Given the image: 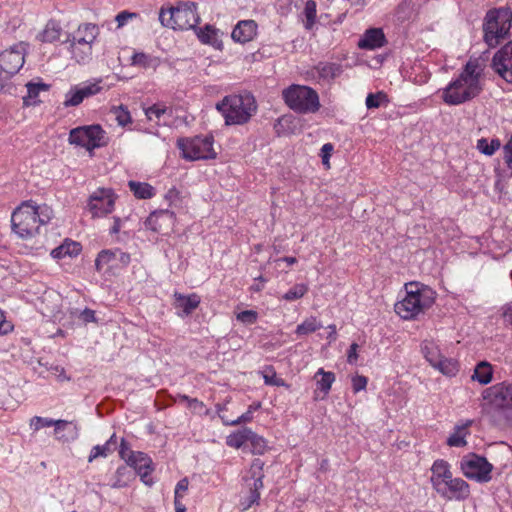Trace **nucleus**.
<instances>
[{
    "label": "nucleus",
    "instance_id": "obj_11",
    "mask_svg": "<svg viewBox=\"0 0 512 512\" xmlns=\"http://www.w3.org/2000/svg\"><path fill=\"white\" fill-rule=\"evenodd\" d=\"M104 135L100 125L77 127L70 131L69 142L91 151L105 144Z\"/></svg>",
    "mask_w": 512,
    "mask_h": 512
},
{
    "label": "nucleus",
    "instance_id": "obj_30",
    "mask_svg": "<svg viewBox=\"0 0 512 512\" xmlns=\"http://www.w3.org/2000/svg\"><path fill=\"white\" fill-rule=\"evenodd\" d=\"M128 186L133 192L134 196L138 199H150L155 194L154 187L145 182H137L131 180L128 182Z\"/></svg>",
    "mask_w": 512,
    "mask_h": 512
},
{
    "label": "nucleus",
    "instance_id": "obj_32",
    "mask_svg": "<svg viewBox=\"0 0 512 512\" xmlns=\"http://www.w3.org/2000/svg\"><path fill=\"white\" fill-rule=\"evenodd\" d=\"M249 435L250 429L243 428L242 430L230 434L226 439V444L236 449H239L243 446L248 447Z\"/></svg>",
    "mask_w": 512,
    "mask_h": 512
},
{
    "label": "nucleus",
    "instance_id": "obj_22",
    "mask_svg": "<svg viewBox=\"0 0 512 512\" xmlns=\"http://www.w3.org/2000/svg\"><path fill=\"white\" fill-rule=\"evenodd\" d=\"M175 298V307L177 309H182L183 315L187 316L191 314L200 304V297L196 293H192L188 296L182 295L180 293L174 294Z\"/></svg>",
    "mask_w": 512,
    "mask_h": 512
},
{
    "label": "nucleus",
    "instance_id": "obj_54",
    "mask_svg": "<svg viewBox=\"0 0 512 512\" xmlns=\"http://www.w3.org/2000/svg\"><path fill=\"white\" fill-rule=\"evenodd\" d=\"M257 312L254 310H245L237 314V320L245 324H254L257 320Z\"/></svg>",
    "mask_w": 512,
    "mask_h": 512
},
{
    "label": "nucleus",
    "instance_id": "obj_3",
    "mask_svg": "<svg viewBox=\"0 0 512 512\" xmlns=\"http://www.w3.org/2000/svg\"><path fill=\"white\" fill-rule=\"evenodd\" d=\"M487 410L500 427L512 425V381H504L485 390Z\"/></svg>",
    "mask_w": 512,
    "mask_h": 512
},
{
    "label": "nucleus",
    "instance_id": "obj_13",
    "mask_svg": "<svg viewBox=\"0 0 512 512\" xmlns=\"http://www.w3.org/2000/svg\"><path fill=\"white\" fill-rule=\"evenodd\" d=\"M263 466V461L258 458L254 459L251 464L249 470L251 479H246L249 495L241 500V506L244 511L248 510L253 504L258 503L260 499V490L263 488L264 478Z\"/></svg>",
    "mask_w": 512,
    "mask_h": 512
},
{
    "label": "nucleus",
    "instance_id": "obj_14",
    "mask_svg": "<svg viewBox=\"0 0 512 512\" xmlns=\"http://www.w3.org/2000/svg\"><path fill=\"white\" fill-rule=\"evenodd\" d=\"M26 44L19 43L0 54V69L8 76L16 74L24 65Z\"/></svg>",
    "mask_w": 512,
    "mask_h": 512
},
{
    "label": "nucleus",
    "instance_id": "obj_45",
    "mask_svg": "<svg viewBox=\"0 0 512 512\" xmlns=\"http://www.w3.org/2000/svg\"><path fill=\"white\" fill-rule=\"evenodd\" d=\"M263 379L265 384L272 385V386H286L288 385L285 383V381L282 378H278L276 375V372L273 367L269 366L266 367L265 370L262 372Z\"/></svg>",
    "mask_w": 512,
    "mask_h": 512
},
{
    "label": "nucleus",
    "instance_id": "obj_39",
    "mask_svg": "<svg viewBox=\"0 0 512 512\" xmlns=\"http://www.w3.org/2000/svg\"><path fill=\"white\" fill-rule=\"evenodd\" d=\"M145 115L149 120H153L154 117L160 121L165 115L172 116V109L163 104H154L145 109Z\"/></svg>",
    "mask_w": 512,
    "mask_h": 512
},
{
    "label": "nucleus",
    "instance_id": "obj_33",
    "mask_svg": "<svg viewBox=\"0 0 512 512\" xmlns=\"http://www.w3.org/2000/svg\"><path fill=\"white\" fill-rule=\"evenodd\" d=\"M434 368L439 370L443 375L449 377L455 376L459 371L458 362L444 356L434 365Z\"/></svg>",
    "mask_w": 512,
    "mask_h": 512
},
{
    "label": "nucleus",
    "instance_id": "obj_57",
    "mask_svg": "<svg viewBox=\"0 0 512 512\" xmlns=\"http://www.w3.org/2000/svg\"><path fill=\"white\" fill-rule=\"evenodd\" d=\"M136 452L132 451L128 445V443L125 441V439H122L121 440V443H120V450H119V455L120 457L126 462L128 463L130 461V459L132 458L131 456H133Z\"/></svg>",
    "mask_w": 512,
    "mask_h": 512
},
{
    "label": "nucleus",
    "instance_id": "obj_58",
    "mask_svg": "<svg viewBox=\"0 0 512 512\" xmlns=\"http://www.w3.org/2000/svg\"><path fill=\"white\" fill-rule=\"evenodd\" d=\"M30 425L34 427L35 430H39L42 427L53 426V420L35 416L31 419Z\"/></svg>",
    "mask_w": 512,
    "mask_h": 512
},
{
    "label": "nucleus",
    "instance_id": "obj_38",
    "mask_svg": "<svg viewBox=\"0 0 512 512\" xmlns=\"http://www.w3.org/2000/svg\"><path fill=\"white\" fill-rule=\"evenodd\" d=\"M422 352L426 360L434 367L436 363L443 357L439 348L432 342H425L422 346Z\"/></svg>",
    "mask_w": 512,
    "mask_h": 512
},
{
    "label": "nucleus",
    "instance_id": "obj_43",
    "mask_svg": "<svg viewBox=\"0 0 512 512\" xmlns=\"http://www.w3.org/2000/svg\"><path fill=\"white\" fill-rule=\"evenodd\" d=\"M303 14L306 18L305 28L310 30L315 24L316 20V2L313 0H308L305 3Z\"/></svg>",
    "mask_w": 512,
    "mask_h": 512
},
{
    "label": "nucleus",
    "instance_id": "obj_51",
    "mask_svg": "<svg viewBox=\"0 0 512 512\" xmlns=\"http://www.w3.org/2000/svg\"><path fill=\"white\" fill-rule=\"evenodd\" d=\"M387 101V96L383 92H378L376 94L370 93L366 97V107L368 109L372 108H378L380 107L381 103Z\"/></svg>",
    "mask_w": 512,
    "mask_h": 512
},
{
    "label": "nucleus",
    "instance_id": "obj_4",
    "mask_svg": "<svg viewBox=\"0 0 512 512\" xmlns=\"http://www.w3.org/2000/svg\"><path fill=\"white\" fill-rule=\"evenodd\" d=\"M216 109L224 117L226 125H242L250 120L256 112L257 105L249 93L233 94L225 96L217 103Z\"/></svg>",
    "mask_w": 512,
    "mask_h": 512
},
{
    "label": "nucleus",
    "instance_id": "obj_62",
    "mask_svg": "<svg viewBox=\"0 0 512 512\" xmlns=\"http://www.w3.org/2000/svg\"><path fill=\"white\" fill-rule=\"evenodd\" d=\"M332 150H333V145L331 143H326L322 146V148H321L322 155L321 156H322L323 164H328Z\"/></svg>",
    "mask_w": 512,
    "mask_h": 512
},
{
    "label": "nucleus",
    "instance_id": "obj_10",
    "mask_svg": "<svg viewBox=\"0 0 512 512\" xmlns=\"http://www.w3.org/2000/svg\"><path fill=\"white\" fill-rule=\"evenodd\" d=\"M460 468L468 479L479 483H486L491 480L493 466L485 457L474 453L468 454L462 458Z\"/></svg>",
    "mask_w": 512,
    "mask_h": 512
},
{
    "label": "nucleus",
    "instance_id": "obj_8",
    "mask_svg": "<svg viewBox=\"0 0 512 512\" xmlns=\"http://www.w3.org/2000/svg\"><path fill=\"white\" fill-rule=\"evenodd\" d=\"M282 95L287 106L298 113H315L321 106L318 93L309 86L293 84Z\"/></svg>",
    "mask_w": 512,
    "mask_h": 512
},
{
    "label": "nucleus",
    "instance_id": "obj_19",
    "mask_svg": "<svg viewBox=\"0 0 512 512\" xmlns=\"http://www.w3.org/2000/svg\"><path fill=\"white\" fill-rule=\"evenodd\" d=\"M257 34V23L254 20H241L234 27L231 37L235 42L247 43Z\"/></svg>",
    "mask_w": 512,
    "mask_h": 512
},
{
    "label": "nucleus",
    "instance_id": "obj_36",
    "mask_svg": "<svg viewBox=\"0 0 512 512\" xmlns=\"http://www.w3.org/2000/svg\"><path fill=\"white\" fill-rule=\"evenodd\" d=\"M320 328H322L321 322H319L316 317L311 316L297 326L295 333L299 336H303L313 333Z\"/></svg>",
    "mask_w": 512,
    "mask_h": 512
},
{
    "label": "nucleus",
    "instance_id": "obj_1",
    "mask_svg": "<svg viewBox=\"0 0 512 512\" xmlns=\"http://www.w3.org/2000/svg\"><path fill=\"white\" fill-rule=\"evenodd\" d=\"M477 61L469 60L458 77L442 91V99L448 105H460L480 95L483 86Z\"/></svg>",
    "mask_w": 512,
    "mask_h": 512
},
{
    "label": "nucleus",
    "instance_id": "obj_41",
    "mask_svg": "<svg viewBox=\"0 0 512 512\" xmlns=\"http://www.w3.org/2000/svg\"><path fill=\"white\" fill-rule=\"evenodd\" d=\"M501 146L498 139L488 141L486 138H481L477 141V149L484 155H493Z\"/></svg>",
    "mask_w": 512,
    "mask_h": 512
},
{
    "label": "nucleus",
    "instance_id": "obj_59",
    "mask_svg": "<svg viewBox=\"0 0 512 512\" xmlns=\"http://www.w3.org/2000/svg\"><path fill=\"white\" fill-rule=\"evenodd\" d=\"M137 14L129 11H122L117 14L115 20L118 27L124 26L130 19L136 18Z\"/></svg>",
    "mask_w": 512,
    "mask_h": 512
},
{
    "label": "nucleus",
    "instance_id": "obj_40",
    "mask_svg": "<svg viewBox=\"0 0 512 512\" xmlns=\"http://www.w3.org/2000/svg\"><path fill=\"white\" fill-rule=\"evenodd\" d=\"M466 426H457L455 431L448 437L447 444L451 447H463L466 445Z\"/></svg>",
    "mask_w": 512,
    "mask_h": 512
},
{
    "label": "nucleus",
    "instance_id": "obj_26",
    "mask_svg": "<svg viewBox=\"0 0 512 512\" xmlns=\"http://www.w3.org/2000/svg\"><path fill=\"white\" fill-rule=\"evenodd\" d=\"M320 79L330 82L339 77L342 72V66L337 63H319L315 67Z\"/></svg>",
    "mask_w": 512,
    "mask_h": 512
},
{
    "label": "nucleus",
    "instance_id": "obj_20",
    "mask_svg": "<svg viewBox=\"0 0 512 512\" xmlns=\"http://www.w3.org/2000/svg\"><path fill=\"white\" fill-rule=\"evenodd\" d=\"M431 482L437 493H444L443 482L452 475L450 465L445 460H436L431 467Z\"/></svg>",
    "mask_w": 512,
    "mask_h": 512
},
{
    "label": "nucleus",
    "instance_id": "obj_47",
    "mask_svg": "<svg viewBox=\"0 0 512 512\" xmlns=\"http://www.w3.org/2000/svg\"><path fill=\"white\" fill-rule=\"evenodd\" d=\"M117 258V251L114 250H102L96 260H95V266L97 270H101L104 265H107Z\"/></svg>",
    "mask_w": 512,
    "mask_h": 512
},
{
    "label": "nucleus",
    "instance_id": "obj_52",
    "mask_svg": "<svg viewBox=\"0 0 512 512\" xmlns=\"http://www.w3.org/2000/svg\"><path fill=\"white\" fill-rule=\"evenodd\" d=\"M113 451V448H109V445H96L92 448L90 455L88 457V461L92 462L94 459L102 456L106 457Z\"/></svg>",
    "mask_w": 512,
    "mask_h": 512
},
{
    "label": "nucleus",
    "instance_id": "obj_53",
    "mask_svg": "<svg viewBox=\"0 0 512 512\" xmlns=\"http://www.w3.org/2000/svg\"><path fill=\"white\" fill-rule=\"evenodd\" d=\"M101 80H98L94 83H90L88 85H84L82 87H79L81 90V94L83 95L84 99L86 97H90L93 95H96L101 92L102 87L100 86Z\"/></svg>",
    "mask_w": 512,
    "mask_h": 512
},
{
    "label": "nucleus",
    "instance_id": "obj_42",
    "mask_svg": "<svg viewBox=\"0 0 512 512\" xmlns=\"http://www.w3.org/2000/svg\"><path fill=\"white\" fill-rule=\"evenodd\" d=\"M248 438V446L251 448V452L253 454H263L266 448V441L264 440V438L258 436L251 429Z\"/></svg>",
    "mask_w": 512,
    "mask_h": 512
},
{
    "label": "nucleus",
    "instance_id": "obj_48",
    "mask_svg": "<svg viewBox=\"0 0 512 512\" xmlns=\"http://www.w3.org/2000/svg\"><path fill=\"white\" fill-rule=\"evenodd\" d=\"M112 113L115 115V119L120 126L124 127L132 121L130 112L123 105L114 107Z\"/></svg>",
    "mask_w": 512,
    "mask_h": 512
},
{
    "label": "nucleus",
    "instance_id": "obj_63",
    "mask_svg": "<svg viewBox=\"0 0 512 512\" xmlns=\"http://www.w3.org/2000/svg\"><path fill=\"white\" fill-rule=\"evenodd\" d=\"M188 407L196 413H201L204 409V403L197 398H192V400H189Z\"/></svg>",
    "mask_w": 512,
    "mask_h": 512
},
{
    "label": "nucleus",
    "instance_id": "obj_49",
    "mask_svg": "<svg viewBox=\"0 0 512 512\" xmlns=\"http://www.w3.org/2000/svg\"><path fill=\"white\" fill-rule=\"evenodd\" d=\"M260 407H261L260 402L253 403L248 407V410L245 413H243L240 417H238L236 420H233L231 422H226V424L238 425L242 422H250L253 419V412L260 409Z\"/></svg>",
    "mask_w": 512,
    "mask_h": 512
},
{
    "label": "nucleus",
    "instance_id": "obj_21",
    "mask_svg": "<svg viewBox=\"0 0 512 512\" xmlns=\"http://www.w3.org/2000/svg\"><path fill=\"white\" fill-rule=\"evenodd\" d=\"M385 35L380 28L368 29L358 41V47L366 50H374L385 45Z\"/></svg>",
    "mask_w": 512,
    "mask_h": 512
},
{
    "label": "nucleus",
    "instance_id": "obj_64",
    "mask_svg": "<svg viewBox=\"0 0 512 512\" xmlns=\"http://www.w3.org/2000/svg\"><path fill=\"white\" fill-rule=\"evenodd\" d=\"M357 349H358V345L356 343H352L350 345V348H349V351H348V355H347V361L350 364L355 363L357 361V359H358Z\"/></svg>",
    "mask_w": 512,
    "mask_h": 512
},
{
    "label": "nucleus",
    "instance_id": "obj_17",
    "mask_svg": "<svg viewBox=\"0 0 512 512\" xmlns=\"http://www.w3.org/2000/svg\"><path fill=\"white\" fill-rule=\"evenodd\" d=\"M131 457L127 465L135 470L145 485L151 486L153 484L152 479L149 477L152 471L151 459L143 452H136Z\"/></svg>",
    "mask_w": 512,
    "mask_h": 512
},
{
    "label": "nucleus",
    "instance_id": "obj_31",
    "mask_svg": "<svg viewBox=\"0 0 512 512\" xmlns=\"http://www.w3.org/2000/svg\"><path fill=\"white\" fill-rule=\"evenodd\" d=\"M68 49L72 58L79 64L87 63L92 57V46H77L76 43H70Z\"/></svg>",
    "mask_w": 512,
    "mask_h": 512
},
{
    "label": "nucleus",
    "instance_id": "obj_23",
    "mask_svg": "<svg viewBox=\"0 0 512 512\" xmlns=\"http://www.w3.org/2000/svg\"><path fill=\"white\" fill-rule=\"evenodd\" d=\"M222 33L219 29L211 25H206L204 28L199 29L197 36L203 44H209L216 49L222 48Z\"/></svg>",
    "mask_w": 512,
    "mask_h": 512
},
{
    "label": "nucleus",
    "instance_id": "obj_55",
    "mask_svg": "<svg viewBox=\"0 0 512 512\" xmlns=\"http://www.w3.org/2000/svg\"><path fill=\"white\" fill-rule=\"evenodd\" d=\"M188 486L189 481L187 478H183L177 483L174 491V501H181L184 494L188 490Z\"/></svg>",
    "mask_w": 512,
    "mask_h": 512
},
{
    "label": "nucleus",
    "instance_id": "obj_5",
    "mask_svg": "<svg viewBox=\"0 0 512 512\" xmlns=\"http://www.w3.org/2000/svg\"><path fill=\"white\" fill-rule=\"evenodd\" d=\"M409 286L416 287V290L407 289L405 298L394 305L395 312L406 320L416 317L424 309L431 307L435 301V292L432 289H419L416 283H410Z\"/></svg>",
    "mask_w": 512,
    "mask_h": 512
},
{
    "label": "nucleus",
    "instance_id": "obj_28",
    "mask_svg": "<svg viewBox=\"0 0 512 512\" xmlns=\"http://www.w3.org/2000/svg\"><path fill=\"white\" fill-rule=\"evenodd\" d=\"M81 246L75 241L65 240L63 244L51 251V256L55 259H62L66 256L72 257L80 253Z\"/></svg>",
    "mask_w": 512,
    "mask_h": 512
},
{
    "label": "nucleus",
    "instance_id": "obj_6",
    "mask_svg": "<svg viewBox=\"0 0 512 512\" xmlns=\"http://www.w3.org/2000/svg\"><path fill=\"white\" fill-rule=\"evenodd\" d=\"M512 24V10L502 7L490 10L483 25L484 41L489 47H496L505 39Z\"/></svg>",
    "mask_w": 512,
    "mask_h": 512
},
{
    "label": "nucleus",
    "instance_id": "obj_7",
    "mask_svg": "<svg viewBox=\"0 0 512 512\" xmlns=\"http://www.w3.org/2000/svg\"><path fill=\"white\" fill-rule=\"evenodd\" d=\"M159 21L164 27L174 30H189L199 21L197 7L194 2H183L177 7L161 8Z\"/></svg>",
    "mask_w": 512,
    "mask_h": 512
},
{
    "label": "nucleus",
    "instance_id": "obj_56",
    "mask_svg": "<svg viewBox=\"0 0 512 512\" xmlns=\"http://www.w3.org/2000/svg\"><path fill=\"white\" fill-rule=\"evenodd\" d=\"M367 378L362 375H357L352 378V389L354 393H358L362 390H365L367 386Z\"/></svg>",
    "mask_w": 512,
    "mask_h": 512
},
{
    "label": "nucleus",
    "instance_id": "obj_2",
    "mask_svg": "<svg viewBox=\"0 0 512 512\" xmlns=\"http://www.w3.org/2000/svg\"><path fill=\"white\" fill-rule=\"evenodd\" d=\"M52 210L48 206L38 207L30 201L23 202L11 216L12 230L22 239L33 237L41 225L50 221Z\"/></svg>",
    "mask_w": 512,
    "mask_h": 512
},
{
    "label": "nucleus",
    "instance_id": "obj_9",
    "mask_svg": "<svg viewBox=\"0 0 512 512\" xmlns=\"http://www.w3.org/2000/svg\"><path fill=\"white\" fill-rule=\"evenodd\" d=\"M178 147L185 159L195 161L200 159H214L216 152L213 149V137L196 136L191 139L178 140Z\"/></svg>",
    "mask_w": 512,
    "mask_h": 512
},
{
    "label": "nucleus",
    "instance_id": "obj_25",
    "mask_svg": "<svg viewBox=\"0 0 512 512\" xmlns=\"http://www.w3.org/2000/svg\"><path fill=\"white\" fill-rule=\"evenodd\" d=\"M62 28L54 20H50L45 28L37 35V39L43 43H52L60 39Z\"/></svg>",
    "mask_w": 512,
    "mask_h": 512
},
{
    "label": "nucleus",
    "instance_id": "obj_61",
    "mask_svg": "<svg viewBox=\"0 0 512 512\" xmlns=\"http://www.w3.org/2000/svg\"><path fill=\"white\" fill-rule=\"evenodd\" d=\"M504 322L512 327V303H508L502 308Z\"/></svg>",
    "mask_w": 512,
    "mask_h": 512
},
{
    "label": "nucleus",
    "instance_id": "obj_12",
    "mask_svg": "<svg viewBox=\"0 0 512 512\" xmlns=\"http://www.w3.org/2000/svg\"><path fill=\"white\" fill-rule=\"evenodd\" d=\"M117 196L111 188L99 187L87 201V209L92 217H104L114 210Z\"/></svg>",
    "mask_w": 512,
    "mask_h": 512
},
{
    "label": "nucleus",
    "instance_id": "obj_37",
    "mask_svg": "<svg viewBox=\"0 0 512 512\" xmlns=\"http://www.w3.org/2000/svg\"><path fill=\"white\" fill-rule=\"evenodd\" d=\"M53 425L55 426V432L59 434L63 430H68V436L66 440H74L78 436V427L74 422H69L66 420H53Z\"/></svg>",
    "mask_w": 512,
    "mask_h": 512
},
{
    "label": "nucleus",
    "instance_id": "obj_16",
    "mask_svg": "<svg viewBox=\"0 0 512 512\" xmlns=\"http://www.w3.org/2000/svg\"><path fill=\"white\" fill-rule=\"evenodd\" d=\"M175 223V214L170 210L152 212L145 221V225L153 232L168 234Z\"/></svg>",
    "mask_w": 512,
    "mask_h": 512
},
{
    "label": "nucleus",
    "instance_id": "obj_27",
    "mask_svg": "<svg viewBox=\"0 0 512 512\" xmlns=\"http://www.w3.org/2000/svg\"><path fill=\"white\" fill-rule=\"evenodd\" d=\"M26 87L27 95L23 97V105L27 107L37 105L40 102L38 100L39 93L41 91H47L49 89V85L42 82H29L26 84Z\"/></svg>",
    "mask_w": 512,
    "mask_h": 512
},
{
    "label": "nucleus",
    "instance_id": "obj_29",
    "mask_svg": "<svg viewBox=\"0 0 512 512\" xmlns=\"http://www.w3.org/2000/svg\"><path fill=\"white\" fill-rule=\"evenodd\" d=\"M492 366L486 361L478 363L474 369L472 380L479 382L482 385H486L492 380Z\"/></svg>",
    "mask_w": 512,
    "mask_h": 512
},
{
    "label": "nucleus",
    "instance_id": "obj_46",
    "mask_svg": "<svg viewBox=\"0 0 512 512\" xmlns=\"http://www.w3.org/2000/svg\"><path fill=\"white\" fill-rule=\"evenodd\" d=\"M308 291V286L305 284H296L289 289L282 298L286 301H294L302 298Z\"/></svg>",
    "mask_w": 512,
    "mask_h": 512
},
{
    "label": "nucleus",
    "instance_id": "obj_34",
    "mask_svg": "<svg viewBox=\"0 0 512 512\" xmlns=\"http://www.w3.org/2000/svg\"><path fill=\"white\" fill-rule=\"evenodd\" d=\"M318 376H321V378L316 382L317 388L322 391L324 395H327L335 381V374L333 372H326L323 368H320L316 372L315 378Z\"/></svg>",
    "mask_w": 512,
    "mask_h": 512
},
{
    "label": "nucleus",
    "instance_id": "obj_60",
    "mask_svg": "<svg viewBox=\"0 0 512 512\" xmlns=\"http://www.w3.org/2000/svg\"><path fill=\"white\" fill-rule=\"evenodd\" d=\"M504 153V161L507 164L508 168L512 169V137L505 144L503 148Z\"/></svg>",
    "mask_w": 512,
    "mask_h": 512
},
{
    "label": "nucleus",
    "instance_id": "obj_24",
    "mask_svg": "<svg viewBox=\"0 0 512 512\" xmlns=\"http://www.w3.org/2000/svg\"><path fill=\"white\" fill-rule=\"evenodd\" d=\"M450 489L448 490V496H445L447 499H455L458 501L466 500L470 496V487L469 484L461 479L455 478L454 481H450Z\"/></svg>",
    "mask_w": 512,
    "mask_h": 512
},
{
    "label": "nucleus",
    "instance_id": "obj_35",
    "mask_svg": "<svg viewBox=\"0 0 512 512\" xmlns=\"http://www.w3.org/2000/svg\"><path fill=\"white\" fill-rule=\"evenodd\" d=\"M134 474L129 466H120L115 474V481L112 483V488H123L128 486L129 482L133 479Z\"/></svg>",
    "mask_w": 512,
    "mask_h": 512
},
{
    "label": "nucleus",
    "instance_id": "obj_44",
    "mask_svg": "<svg viewBox=\"0 0 512 512\" xmlns=\"http://www.w3.org/2000/svg\"><path fill=\"white\" fill-rule=\"evenodd\" d=\"M84 100L83 95L81 94V90L79 87L75 86L71 88L65 96L64 106L65 107H73L78 106Z\"/></svg>",
    "mask_w": 512,
    "mask_h": 512
},
{
    "label": "nucleus",
    "instance_id": "obj_50",
    "mask_svg": "<svg viewBox=\"0 0 512 512\" xmlns=\"http://www.w3.org/2000/svg\"><path fill=\"white\" fill-rule=\"evenodd\" d=\"M153 61L154 60L149 55L143 52L134 53L131 57L132 65L141 66L143 68H148L152 66Z\"/></svg>",
    "mask_w": 512,
    "mask_h": 512
},
{
    "label": "nucleus",
    "instance_id": "obj_15",
    "mask_svg": "<svg viewBox=\"0 0 512 512\" xmlns=\"http://www.w3.org/2000/svg\"><path fill=\"white\" fill-rule=\"evenodd\" d=\"M492 67L506 82L512 83V41L494 55Z\"/></svg>",
    "mask_w": 512,
    "mask_h": 512
},
{
    "label": "nucleus",
    "instance_id": "obj_18",
    "mask_svg": "<svg viewBox=\"0 0 512 512\" xmlns=\"http://www.w3.org/2000/svg\"><path fill=\"white\" fill-rule=\"evenodd\" d=\"M98 28L91 23L82 24L74 35H68L65 43H76L77 46H92L96 40Z\"/></svg>",
    "mask_w": 512,
    "mask_h": 512
}]
</instances>
